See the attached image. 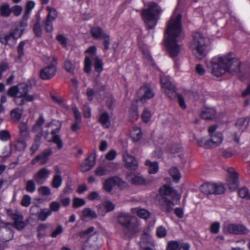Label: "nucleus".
I'll return each mask as SVG.
<instances>
[{
  "label": "nucleus",
  "instance_id": "1",
  "mask_svg": "<svg viewBox=\"0 0 250 250\" xmlns=\"http://www.w3.org/2000/svg\"><path fill=\"white\" fill-rule=\"evenodd\" d=\"M165 32V44L170 56L175 61V67H179V63L175 60L182 49L181 45L178 43V41L183 39L181 34V15L175 12L171 16L167 23Z\"/></svg>",
  "mask_w": 250,
  "mask_h": 250
},
{
  "label": "nucleus",
  "instance_id": "2",
  "mask_svg": "<svg viewBox=\"0 0 250 250\" xmlns=\"http://www.w3.org/2000/svg\"><path fill=\"white\" fill-rule=\"evenodd\" d=\"M241 62L229 53L222 56L213 57L207 64L208 69L212 75L217 77L226 72L234 75L240 71Z\"/></svg>",
  "mask_w": 250,
  "mask_h": 250
},
{
  "label": "nucleus",
  "instance_id": "3",
  "mask_svg": "<svg viewBox=\"0 0 250 250\" xmlns=\"http://www.w3.org/2000/svg\"><path fill=\"white\" fill-rule=\"evenodd\" d=\"M28 86L25 83H21L18 85L13 86L8 90V95L14 97L13 100L15 104L18 106H22L26 102H32L39 97V94L34 93L28 94Z\"/></svg>",
  "mask_w": 250,
  "mask_h": 250
},
{
  "label": "nucleus",
  "instance_id": "4",
  "mask_svg": "<svg viewBox=\"0 0 250 250\" xmlns=\"http://www.w3.org/2000/svg\"><path fill=\"white\" fill-rule=\"evenodd\" d=\"M163 196L161 201V208L166 212H170L173 207L179 203L180 196L177 191L168 186L164 185L159 190Z\"/></svg>",
  "mask_w": 250,
  "mask_h": 250
},
{
  "label": "nucleus",
  "instance_id": "5",
  "mask_svg": "<svg viewBox=\"0 0 250 250\" xmlns=\"http://www.w3.org/2000/svg\"><path fill=\"white\" fill-rule=\"evenodd\" d=\"M162 12L161 7L156 3L150 2L148 8L142 9L141 15L144 22L148 29L153 28L157 24V16Z\"/></svg>",
  "mask_w": 250,
  "mask_h": 250
},
{
  "label": "nucleus",
  "instance_id": "6",
  "mask_svg": "<svg viewBox=\"0 0 250 250\" xmlns=\"http://www.w3.org/2000/svg\"><path fill=\"white\" fill-rule=\"evenodd\" d=\"M117 220L125 234H134L138 232V224L129 213L123 211L119 212Z\"/></svg>",
  "mask_w": 250,
  "mask_h": 250
},
{
  "label": "nucleus",
  "instance_id": "7",
  "mask_svg": "<svg viewBox=\"0 0 250 250\" xmlns=\"http://www.w3.org/2000/svg\"><path fill=\"white\" fill-rule=\"evenodd\" d=\"M208 40L201 33L193 34L192 40L190 43V48L196 58L202 59L206 55V44Z\"/></svg>",
  "mask_w": 250,
  "mask_h": 250
},
{
  "label": "nucleus",
  "instance_id": "8",
  "mask_svg": "<svg viewBox=\"0 0 250 250\" xmlns=\"http://www.w3.org/2000/svg\"><path fill=\"white\" fill-rule=\"evenodd\" d=\"M210 139H207L205 137L201 138L197 141V143L200 146L205 148H210L218 146L223 140V135L220 133H216L214 134H210Z\"/></svg>",
  "mask_w": 250,
  "mask_h": 250
},
{
  "label": "nucleus",
  "instance_id": "9",
  "mask_svg": "<svg viewBox=\"0 0 250 250\" xmlns=\"http://www.w3.org/2000/svg\"><path fill=\"white\" fill-rule=\"evenodd\" d=\"M162 88L165 91L166 94L170 99L175 98L178 95L176 92L175 85L170 81L169 79L166 76H162L160 79Z\"/></svg>",
  "mask_w": 250,
  "mask_h": 250
},
{
  "label": "nucleus",
  "instance_id": "10",
  "mask_svg": "<svg viewBox=\"0 0 250 250\" xmlns=\"http://www.w3.org/2000/svg\"><path fill=\"white\" fill-rule=\"evenodd\" d=\"M200 189L203 193L207 195L221 194L225 192V188L223 185L213 183H208L202 185Z\"/></svg>",
  "mask_w": 250,
  "mask_h": 250
},
{
  "label": "nucleus",
  "instance_id": "11",
  "mask_svg": "<svg viewBox=\"0 0 250 250\" xmlns=\"http://www.w3.org/2000/svg\"><path fill=\"white\" fill-rule=\"evenodd\" d=\"M7 213L9 217L13 220V227L19 230H22L25 227V223L23 221V216L21 213L15 210L8 209Z\"/></svg>",
  "mask_w": 250,
  "mask_h": 250
},
{
  "label": "nucleus",
  "instance_id": "12",
  "mask_svg": "<svg viewBox=\"0 0 250 250\" xmlns=\"http://www.w3.org/2000/svg\"><path fill=\"white\" fill-rule=\"evenodd\" d=\"M51 65L42 69L40 71V77L43 80H50L53 78L56 73L55 64L57 63V59L54 57L49 58Z\"/></svg>",
  "mask_w": 250,
  "mask_h": 250
},
{
  "label": "nucleus",
  "instance_id": "13",
  "mask_svg": "<svg viewBox=\"0 0 250 250\" xmlns=\"http://www.w3.org/2000/svg\"><path fill=\"white\" fill-rule=\"evenodd\" d=\"M96 51V47L95 45H93L86 49L85 53L91 54L92 59L94 61V66L95 70L99 73H100L103 70V63L102 60L97 56Z\"/></svg>",
  "mask_w": 250,
  "mask_h": 250
},
{
  "label": "nucleus",
  "instance_id": "14",
  "mask_svg": "<svg viewBox=\"0 0 250 250\" xmlns=\"http://www.w3.org/2000/svg\"><path fill=\"white\" fill-rule=\"evenodd\" d=\"M227 171L229 174L227 181V185L230 190L234 191L239 186L238 174L231 167L228 168Z\"/></svg>",
  "mask_w": 250,
  "mask_h": 250
},
{
  "label": "nucleus",
  "instance_id": "15",
  "mask_svg": "<svg viewBox=\"0 0 250 250\" xmlns=\"http://www.w3.org/2000/svg\"><path fill=\"white\" fill-rule=\"evenodd\" d=\"M250 119L249 117L242 118L238 119L235 123L236 127L239 130L240 133H235L234 135L233 139L236 143L239 142V137L242 132H243L248 127Z\"/></svg>",
  "mask_w": 250,
  "mask_h": 250
},
{
  "label": "nucleus",
  "instance_id": "16",
  "mask_svg": "<svg viewBox=\"0 0 250 250\" xmlns=\"http://www.w3.org/2000/svg\"><path fill=\"white\" fill-rule=\"evenodd\" d=\"M154 95V93L151 87L146 85L141 87L137 92L138 98L142 103L153 98Z\"/></svg>",
  "mask_w": 250,
  "mask_h": 250
},
{
  "label": "nucleus",
  "instance_id": "17",
  "mask_svg": "<svg viewBox=\"0 0 250 250\" xmlns=\"http://www.w3.org/2000/svg\"><path fill=\"white\" fill-rule=\"evenodd\" d=\"M50 173V170L48 168L43 167L33 175V179L38 184L42 185L48 178Z\"/></svg>",
  "mask_w": 250,
  "mask_h": 250
},
{
  "label": "nucleus",
  "instance_id": "18",
  "mask_svg": "<svg viewBox=\"0 0 250 250\" xmlns=\"http://www.w3.org/2000/svg\"><path fill=\"white\" fill-rule=\"evenodd\" d=\"M123 160L125 167L130 170H135L138 168L137 161L134 157L131 156L127 151L123 153Z\"/></svg>",
  "mask_w": 250,
  "mask_h": 250
},
{
  "label": "nucleus",
  "instance_id": "19",
  "mask_svg": "<svg viewBox=\"0 0 250 250\" xmlns=\"http://www.w3.org/2000/svg\"><path fill=\"white\" fill-rule=\"evenodd\" d=\"M96 154L95 152L90 153L86 159L82 163L81 171L86 172L89 170L95 165Z\"/></svg>",
  "mask_w": 250,
  "mask_h": 250
},
{
  "label": "nucleus",
  "instance_id": "20",
  "mask_svg": "<svg viewBox=\"0 0 250 250\" xmlns=\"http://www.w3.org/2000/svg\"><path fill=\"white\" fill-rule=\"evenodd\" d=\"M52 154V151L50 149H46L42 153L38 155L35 159H33L31 163L32 165H35L40 163V165H43L45 164L48 160V156Z\"/></svg>",
  "mask_w": 250,
  "mask_h": 250
},
{
  "label": "nucleus",
  "instance_id": "21",
  "mask_svg": "<svg viewBox=\"0 0 250 250\" xmlns=\"http://www.w3.org/2000/svg\"><path fill=\"white\" fill-rule=\"evenodd\" d=\"M97 234L90 236L83 245L82 250H96L98 249Z\"/></svg>",
  "mask_w": 250,
  "mask_h": 250
},
{
  "label": "nucleus",
  "instance_id": "22",
  "mask_svg": "<svg viewBox=\"0 0 250 250\" xmlns=\"http://www.w3.org/2000/svg\"><path fill=\"white\" fill-rule=\"evenodd\" d=\"M13 233L12 230L7 227L0 228V240L7 242L12 239Z\"/></svg>",
  "mask_w": 250,
  "mask_h": 250
},
{
  "label": "nucleus",
  "instance_id": "23",
  "mask_svg": "<svg viewBox=\"0 0 250 250\" xmlns=\"http://www.w3.org/2000/svg\"><path fill=\"white\" fill-rule=\"evenodd\" d=\"M45 120L43 114H40L39 118L36 121V122L32 128V131L36 133L43 134V129L42 126L44 123Z\"/></svg>",
  "mask_w": 250,
  "mask_h": 250
},
{
  "label": "nucleus",
  "instance_id": "24",
  "mask_svg": "<svg viewBox=\"0 0 250 250\" xmlns=\"http://www.w3.org/2000/svg\"><path fill=\"white\" fill-rule=\"evenodd\" d=\"M116 177H112L105 180L104 184V189L107 192H110L113 188L116 186Z\"/></svg>",
  "mask_w": 250,
  "mask_h": 250
},
{
  "label": "nucleus",
  "instance_id": "25",
  "mask_svg": "<svg viewBox=\"0 0 250 250\" xmlns=\"http://www.w3.org/2000/svg\"><path fill=\"white\" fill-rule=\"evenodd\" d=\"M127 179L133 184H143L145 183V180L142 176L136 175L130 173L126 176Z\"/></svg>",
  "mask_w": 250,
  "mask_h": 250
},
{
  "label": "nucleus",
  "instance_id": "26",
  "mask_svg": "<svg viewBox=\"0 0 250 250\" xmlns=\"http://www.w3.org/2000/svg\"><path fill=\"white\" fill-rule=\"evenodd\" d=\"M215 113L214 108H205L202 111L201 118L204 120H211L214 117Z\"/></svg>",
  "mask_w": 250,
  "mask_h": 250
},
{
  "label": "nucleus",
  "instance_id": "27",
  "mask_svg": "<svg viewBox=\"0 0 250 250\" xmlns=\"http://www.w3.org/2000/svg\"><path fill=\"white\" fill-rule=\"evenodd\" d=\"M92 37L95 39H102L106 33H104L102 28L99 26H94L91 29Z\"/></svg>",
  "mask_w": 250,
  "mask_h": 250
},
{
  "label": "nucleus",
  "instance_id": "28",
  "mask_svg": "<svg viewBox=\"0 0 250 250\" xmlns=\"http://www.w3.org/2000/svg\"><path fill=\"white\" fill-rule=\"evenodd\" d=\"M99 122L104 128H108L110 125L108 113L107 112L102 113L99 118Z\"/></svg>",
  "mask_w": 250,
  "mask_h": 250
},
{
  "label": "nucleus",
  "instance_id": "29",
  "mask_svg": "<svg viewBox=\"0 0 250 250\" xmlns=\"http://www.w3.org/2000/svg\"><path fill=\"white\" fill-rule=\"evenodd\" d=\"M62 183V179L61 172L60 171H58V173L54 175L51 185L52 188L58 189L61 186Z\"/></svg>",
  "mask_w": 250,
  "mask_h": 250
},
{
  "label": "nucleus",
  "instance_id": "30",
  "mask_svg": "<svg viewBox=\"0 0 250 250\" xmlns=\"http://www.w3.org/2000/svg\"><path fill=\"white\" fill-rule=\"evenodd\" d=\"M132 213H137L141 218L146 219L150 215L149 212L145 208H133L131 209Z\"/></svg>",
  "mask_w": 250,
  "mask_h": 250
},
{
  "label": "nucleus",
  "instance_id": "31",
  "mask_svg": "<svg viewBox=\"0 0 250 250\" xmlns=\"http://www.w3.org/2000/svg\"><path fill=\"white\" fill-rule=\"evenodd\" d=\"M130 136L134 142H138L142 137L141 129L137 126L133 127L130 132Z\"/></svg>",
  "mask_w": 250,
  "mask_h": 250
},
{
  "label": "nucleus",
  "instance_id": "32",
  "mask_svg": "<svg viewBox=\"0 0 250 250\" xmlns=\"http://www.w3.org/2000/svg\"><path fill=\"white\" fill-rule=\"evenodd\" d=\"M22 110L19 108H16L10 112V116L12 120L15 122H18L21 118L22 114Z\"/></svg>",
  "mask_w": 250,
  "mask_h": 250
},
{
  "label": "nucleus",
  "instance_id": "33",
  "mask_svg": "<svg viewBox=\"0 0 250 250\" xmlns=\"http://www.w3.org/2000/svg\"><path fill=\"white\" fill-rule=\"evenodd\" d=\"M111 170L108 166H100L95 169V174L98 176H102L108 174Z\"/></svg>",
  "mask_w": 250,
  "mask_h": 250
},
{
  "label": "nucleus",
  "instance_id": "34",
  "mask_svg": "<svg viewBox=\"0 0 250 250\" xmlns=\"http://www.w3.org/2000/svg\"><path fill=\"white\" fill-rule=\"evenodd\" d=\"M52 214L51 211L48 208H43L38 213V218L39 220L45 221L47 217Z\"/></svg>",
  "mask_w": 250,
  "mask_h": 250
},
{
  "label": "nucleus",
  "instance_id": "35",
  "mask_svg": "<svg viewBox=\"0 0 250 250\" xmlns=\"http://www.w3.org/2000/svg\"><path fill=\"white\" fill-rule=\"evenodd\" d=\"M146 165L148 167V170L149 173L155 174L159 169L158 163L156 162H151L149 160H146Z\"/></svg>",
  "mask_w": 250,
  "mask_h": 250
},
{
  "label": "nucleus",
  "instance_id": "36",
  "mask_svg": "<svg viewBox=\"0 0 250 250\" xmlns=\"http://www.w3.org/2000/svg\"><path fill=\"white\" fill-rule=\"evenodd\" d=\"M50 226V224H41L37 227V231L38 232V237H41L44 236L47 230Z\"/></svg>",
  "mask_w": 250,
  "mask_h": 250
},
{
  "label": "nucleus",
  "instance_id": "37",
  "mask_svg": "<svg viewBox=\"0 0 250 250\" xmlns=\"http://www.w3.org/2000/svg\"><path fill=\"white\" fill-rule=\"evenodd\" d=\"M91 54L86 56L84 62V71L86 73H89L91 69Z\"/></svg>",
  "mask_w": 250,
  "mask_h": 250
},
{
  "label": "nucleus",
  "instance_id": "38",
  "mask_svg": "<svg viewBox=\"0 0 250 250\" xmlns=\"http://www.w3.org/2000/svg\"><path fill=\"white\" fill-rule=\"evenodd\" d=\"M169 173L175 182L178 183L179 181L181 178V175L179 169L177 168L172 167L169 169Z\"/></svg>",
  "mask_w": 250,
  "mask_h": 250
},
{
  "label": "nucleus",
  "instance_id": "39",
  "mask_svg": "<svg viewBox=\"0 0 250 250\" xmlns=\"http://www.w3.org/2000/svg\"><path fill=\"white\" fill-rule=\"evenodd\" d=\"M83 216L85 218H96L97 217L96 212L89 208L83 210Z\"/></svg>",
  "mask_w": 250,
  "mask_h": 250
},
{
  "label": "nucleus",
  "instance_id": "40",
  "mask_svg": "<svg viewBox=\"0 0 250 250\" xmlns=\"http://www.w3.org/2000/svg\"><path fill=\"white\" fill-rule=\"evenodd\" d=\"M35 180H28L25 184V189L27 192L33 193L36 190V187Z\"/></svg>",
  "mask_w": 250,
  "mask_h": 250
},
{
  "label": "nucleus",
  "instance_id": "41",
  "mask_svg": "<svg viewBox=\"0 0 250 250\" xmlns=\"http://www.w3.org/2000/svg\"><path fill=\"white\" fill-rule=\"evenodd\" d=\"M46 10L48 11L47 19L51 21H54L57 17L58 13L57 10L49 6L47 7Z\"/></svg>",
  "mask_w": 250,
  "mask_h": 250
},
{
  "label": "nucleus",
  "instance_id": "42",
  "mask_svg": "<svg viewBox=\"0 0 250 250\" xmlns=\"http://www.w3.org/2000/svg\"><path fill=\"white\" fill-rule=\"evenodd\" d=\"M224 231L226 233L236 235V224H229L226 225L224 227Z\"/></svg>",
  "mask_w": 250,
  "mask_h": 250
},
{
  "label": "nucleus",
  "instance_id": "43",
  "mask_svg": "<svg viewBox=\"0 0 250 250\" xmlns=\"http://www.w3.org/2000/svg\"><path fill=\"white\" fill-rule=\"evenodd\" d=\"M16 40L13 36H11V33H9L8 34L5 35L4 37H0V42L3 44L6 45L9 43L10 42L15 43Z\"/></svg>",
  "mask_w": 250,
  "mask_h": 250
},
{
  "label": "nucleus",
  "instance_id": "44",
  "mask_svg": "<svg viewBox=\"0 0 250 250\" xmlns=\"http://www.w3.org/2000/svg\"><path fill=\"white\" fill-rule=\"evenodd\" d=\"M167 250H181L180 244L176 241H171L167 244Z\"/></svg>",
  "mask_w": 250,
  "mask_h": 250
},
{
  "label": "nucleus",
  "instance_id": "45",
  "mask_svg": "<svg viewBox=\"0 0 250 250\" xmlns=\"http://www.w3.org/2000/svg\"><path fill=\"white\" fill-rule=\"evenodd\" d=\"M15 146L17 150L23 151L26 148L27 144L26 141L18 139L16 142Z\"/></svg>",
  "mask_w": 250,
  "mask_h": 250
},
{
  "label": "nucleus",
  "instance_id": "46",
  "mask_svg": "<svg viewBox=\"0 0 250 250\" xmlns=\"http://www.w3.org/2000/svg\"><path fill=\"white\" fill-rule=\"evenodd\" d=\"M236 235L248 234L250 230L247 227L241 224H236Z\"/></svg>",
  "mask_w": 250,
  "mask_h": 250
},
{
  "label": "nucleus",
  "instance_id": "47",
  "mask_svg": "<svg viewBox=\"0 0 250 250\" xmlns=\"http://www.w3.org/2000/svg\"><path fill=\"white\" fill-rule=\"evenodd\" d=\"M54 125H56L57 127L55 129H53L51 131V134L53 135V136H54L55 135H57V134L60 131L61 128V124L58 121H53L48 125V126H51Z\"/></svg>",
  "mask_w": 250,
  "mask_h": 250
},
{
  "label": "nucleus",
  "instance_id": "48",
  "mask_svg": "<svg viewBox=\"0 0 250 250\" xmlns=\"http://www.w3.org/2000/svg\"><path fill=\"white\" fill-rule=\"evenodd\" d=\"M0 14L3 17H9L11 13V9L7 4L1 5L0 8Z\"/></svg>",
  "mask_w": 250,
  "mask_h": 250
},
{
  "label": "nucleus",
  "instance_id": "49",
  "mask_svg": "<svg viewBox=\"0 0 250 250\" xmlns=\"http://www.w3.org/2000/svg\"><path fill=\"white\" fill-rule=\"evenodd\" d=\"M102 204L107 212L111 211L115 209L114 204L108 200L104 201Z\"/></svg>",
  "mask_w": 250,
  "mask_h": 250
},
{
  "label": "nucleus",
  "instance_id": "50",
  "mask_svg": "<svg viewBox=\"0 0 250 250\" xmlns=\"http://www.w3.org/2000/svg\"><path fill=\"white\" fill-rule=\"evenodd\" d=\"M151 113L149 110L147 109H145L142 114V119L144 123H148L151 119Z\"/></svg>",
  "mask_w": 250,
  "mask_h": 250
},
{
  "label": "nucleus",
  "instance_id": "51",
  "mask_svg": "<svg viewBox=\"0 0 250 250\" xmlns=\"http://www.w3.org/2000/svg\"><path fill=\"white\" fill-rule=\"evenodd\" d=\"M59 198L60 202L62 206L67 207L69 205L70 203V199L68 196L67 195H64V194H61Z\"/></svg>",
  "mask_w": 250,
  "mask_h": 250
},
{
  "label": "nucleus",
  "instance_id": "52",
  "mask_svg": "<svg viewBox=\"0 0 250 250\" xmlns=\"http://www.w3.org/2000/svg\"><path fill=\"white\" fill-rule=\"evenodd\" d=\"M129 115L131 117V121H136L138 118V112L137 108L135 106L132 107L129 110Z\"/></svg>",
  "mask_w": 250,
  "mask_h": 250
},
{
  "label": "nucleus",
  "instance_id": "53",
  "mask_svg": "<svg viewBox=\"0 0 250 250\" xmlns=\"http://www.w3.org/2000/svg\"><path fill=\"white\" fill-rule=\"evenodd\" d=\"M33 31H34V32L36 36H37V37L41 36L42 33V29L41 26L40 25L39 20H38L37 21V22L35 24L34 28H33Z\"/></svg>",
  "mask_w": 250,
  "mask_h": 250
},
{
  "label": "nucleus",
  "instance_id": "54",
  "mask_svg": "<svg viewBox=\"0 0 250 250\" xmlns=\"http://www.w3.org/2000/svg\"><path fill=\"white\" fill-rule=\"evenodd\" d=\"M85 203L84 199L80 198H75L73 201V207L75 208L83 206Z\"/></svg>",
  "mask_w": 250,
  "mask_h": 250
},
{
  "label": "nucleus",
  "instance_id": "55",
  "mask_svg": "<svg viewBox=\"0 0 250 250\" xmlns=\"http://www.w3.org/2000/svg\"><path fill=\"white\" fill-rule=\"evenodd\" d=\"M156 234L158 237L162 238L166 236L167 231L164 227L161 226L157 228Z\"/></svg>",
  "mask_w": 250,
  "mask_h": 250
},
{
  "label": "nucleus",
  "instance_id": "56",
  "mask_svg": "<svg viewBox=\"0 0 250 250\" xmlns=\"http://www.w3.org/2000/svg\"><path fill=\"white\" fill-rule=\"evenodd\" d=\"M249 189L246 187L241 188L238 191L239 196L242 198H246L249 199V196L250 195H249Z\"/></svg>",
  "mask_w": 250,
  "mask_h": 250
},
{
  "label": "nucleus",
  "instance_id": "57",
  "mask_svg": "<svg viewBox=\"0 0 250 250\" xmlns=\"http://www.w3.org/2000/svg\"><path fill=\"white\" fill-rule=\"evenodd\" d=\"M64 68L66 71L73 74L75 66L70 61L67 60L64 62Z\"/></svg>",
  "mask_w": 250,
  "mask_h": 250
},
{
  "label": "nucleus",
  "instance_id": "58",
  "mask_svg": "<svg viewBox=\"0 0 250 250\" xmlns=\"http://www.w3.org/2000/svg\"><path fill=\"white\" fill-rule=\"evenodd\" d=\"M61 207V204L57 201H53L50 203V210L52 213L53 211L57 212L59 210Z\"/></svg>",
  "mask_w": 250,
  "mask_h": 250
},
{
  "label": "nucleus",
  "instance_id": "59",
  "mask_svg": "<svg viewBox=\"0 0 250 250\" xmlns=\"http://www.w3.org/2000/svg\"><path fill=\"white\" fill-rule=\"evenodd\" d=\"M35 5V3L34 1H28L26 5L25 10L24 14H26V15L27 14V15H28V16H30L31 12L32 10L34 8Z\"/></svg>",
  "mask_w": 250,
  "mask_h": 250
},
{
  "label": "nucleus",
  "instance_id": "60",
  "mask_svg": "<svg viewBox=\"0 0 250 250\" xmlns=\"http://www.w3.org/2000/svg\"><path fill=\"white\" fill-rule=\"evenodd\" d=\"M22 11V8L20 5H15L11 7V12L13 13V14L16 16H20Z\"/></svg>",
  "mask_w": 250,
  "mask_h": 250
},
{
  "label": "nucleus",
  "instance_id": "61",
  "mask_svg": "<svg viewBox=\"0 0 250 250\" xmlns=\"http://www.w3.org/2000/svg\"><path fill=\"white\" fill-rule=\"evenodd\" d=\"M38 191L40 194L43 196H48L51 194L50 188L46 186H42L39 188H38Z\"/></svg>",
  "mask_w": 250,
  "mask_h": 250
},
{
  "label": "nucleus",
  "instance_id": "62",
  "mask_svg": "<svg viewBox=\"0 0 250 250\" xmlns=\"http://www.w3.org/2000/svg\"><path fill=\"white\" fill-rule=\"evenodd\" d=\"M29 16H28V15L23 14L22 16V20L20 22V26L21 28V30H23V31L24 29V28L27 25L28 23V19L29 18Z\"/></svg>",
  "mask_w": 250,
  "mask_h": 250
},
{
  "label": "nucleus",
  "instance_id": "63",
  "mask_svg": "<svg viewBox=\"0 0 250 250\" xmlns=\"http://www.w3.org/2000/svg\"><path fill=\"white\" fill-rule=\"evenodd\" d=\"M52 141L57 145L58 149H61L62 148L63 146L62 142L58 135H55L53 137Z\"/></svg>",
  "mask_w": 250,
  "mask_h": 250
},
{
  "label": "nucleus",
  "instance_id": "64",
  "mask_svg": "<svg viewBox=\"0 0 250 250\" xmlns=\"http://www.w3.org/2000/svg\"><path fill=\"white\" fill-rule=\"evenodd\" d=\"M31 204V198L28 195H25L23 196L21 201V205L25 207H28Z\"/></svg>",
  "mask_w": 250,
  "mask_h": 250
}]
</instances>
